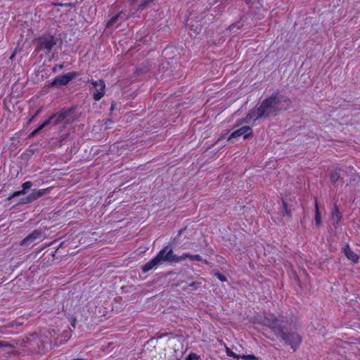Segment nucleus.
Segmentation results:
<instances>
[{"label":"nucleus","mask_w":360,"mask_h":360,"mask_svg":"<svg viewBox=\"0 0 360 360\" xmlns=\"http://www.w3.org/2000/svg\"><path fill=\"white\" fill-rule=\"evenodd\" d=\"M282 99L290 102L288 99L284 98L283 96L280 97L278 93H275L269 97L265 98L261 103L259 106L262 110V113L264 116V118L269 117L271 115H276L278 113L279 109L277 106L281 103Z\"/></svg>","instance_id":"obj_1"},{"label":"nucleus","mask_w":360,"mask_h":360,"mask_svg":"<svg viewBox=\"0 0 360 360\" xmlns=\"http://www.w3.org/2000/svg\"><path fill=\"white\" fill-rule=\"evenodd\" d=\"M72 114V110L63 109L60 112L52 115L51 120H53V125H57L63 122H64L65 124L72 123L75 120Z\"/></svg>","instance_id":"obj_2"},{"label":"nucleus","mask_w":360,"mask_h":360,"mask_svg":"<svg viewBox=\"0 0 360 360\" xmlns=\"http://www.w3.org/2000/svg\"><path fill=\"white\" fill-rule=\"evenodd\" d=\"M277 335L280 336L294 351L299 347L302 342V338L296 333H285L281 330L280 334Z\"/></svg>","instance_id":"obj_3"},{"label":"nucleus","mask_w":360,"mask_h":360,"mask_svg":"<svg viewBox=\"0 0 360 360\" xmlns=\"http://www.w3.org/2000/svg\"><path fill=\"white\" fill-rule=\"evenodd\" d=\"M57 39L53 36H44L39 40L37 50H46V53H49L53 48L56 45Z\"/></svg>","instance_id":"obj_4"},{"label":"nucleus","mask_w":360,"mask_h":360,"mask_svg":"<svg viewBox=\"0 0 360 360\" xmlns=\"http://www.w3.org/2000/svg\"><path fill=\"white\" fill-rule=\"evenodd\" d=\"M92 87L91 89H94V92L93 94V98L96 101H99L101 98L105 95V84L103 79H99L98 81H91L90 82Z\"/></svg>","instance_id":"obj_5"},{"label":"nucleus","mask_w":360,"mask_h":360,"mask_svg":"<svg viewBox=\"0 0 360 360\" xmlns=\"http://www.w3.org/2000/svg\"><path fill=\"white\" fill-rule=\"evenodd\" d=\"M76 76H77V73L75 72H69V73H67L65 75L58 76L49 84V86L53 87V86L66 85L72 79H74Z\"/></svg>","instance_id":"obj_6"},{"label":"nucleus","mask_w":360,"mask_h":360,"mask_svg":"<svg viewBox=\"0 0 360 360\" xmlns=\"http://www.w3.org/2000/svg\"><path fill=\"white\" fill-rule=\"evenodd\" d=\"M252 129L248 126H245L232 132L229 136L228 141L240 136H243L244 139H247L252 136Z\"/></svg>","instance_id":"obj_7"},{"label":"nucleus","mask_w":360,"mask_h":360,"mask_svg":"<svg viewBox=\"0 0 360 360\" xmlns=\"http://www.w3.org/2000/svg\"><path fill=\"white\" fill-rule=\"evenodd\" d=\"M263 323L265 326L271 328L274 331L275 334H280V332L282 329L278 324V319L275 317L274 315H269V317H266L264 319Z\"/></svg>","instance_id":"obj_8"},{"label":"nucleus","mask_w":360,"mask_h":360,"mask_svg":"<svg viewBox=\"0 0 360 360\" xmlns=\"http://www.w3.org/2000/svg\"><path fill=\"white\" fill-rule=\"evenodd\" d=\"M262 117H264V116L262 113L259 106L257 105L247 114L245 117V122H248L250 120L256 121L257 120Z\"/></svg>","instance_id":"obj_9"},{"label":"nucleus","mask_w":360,"mask_h":360,"mask_svg":"<svg viewBox=\"0 0 360 360\" xmlns=\"http://www.w3.org/2000/svg\"><path fill=\"white\" fill-rule=\"evenodd\" d=\"M43 236V233L40 230H34L30 235H28L26 238H25L21 242L20 245H26L32 243L34 240L37 239H40Z\"/></svg>","instance_id":"obj_10"},{"label":"nucleus","mask_w":360,"mask_h":360,"mask_svg":"<svg viewBox=\"0 0 360 360\" xmlns=\"http://www.w3.org/2000/svg\"><path fill=\"white\" fill-rule=\"evenodd\" d=\"M49 188H44V189H40L38 191H33L32 193H30L29 195H27L26 198L22 199V202H30L42 196L43 195L48 193Z\"/></svg>","instance_id":"obj_11"},{"label":"nucleus","mask_w":360,"mask_h":360,"mask_svg":"<svg viewBox=\"0 0 360 360\" xmlns=\"http://www.w3.org/2000/svg\"><path fill=\"white\" fill-rule=\"evenodd\" d=\"M343 252L347 258L352 261L353 263H358L359 259V256L353 252L350 248L349 244H346L343 248Z\"/></svg>","instance_id":"obj_12"},{"label":"nucleus","mask_w":360,"mask_h":360,"mask_svg":"<svg viewBox=\"0 0 360 360\" xmlns=\"http://www.w3.org/2000/svg\"><path fill=\"white\" fill-rule=\"evenodd\" d=\"M159 260L155 257L150 260L148 262H147L145 265H143L141 268L143 272L146 273L150 270H151L153 268H156L158 266H159Z\"/></svg>","instance_id":"obj_13"},{"label":"nucleus","mask_w":360,"mask_h":360,"mask_svg":"<svg viewBox=\"0 0 360 360\" xmlns=\"http://www.w3.org/2000/svg\"><path fill=\"white\" fill-rule=\"evenodd\" d=\"M164 248H167V251L165 252L166 259L168 260V262H179V256H176L174 254L173 250L169 248L168 246L165 247Z\"/></svg>","instance_id":"obj_14"},{"label":"nucleus","mask_w":360,"mask_h":360,"mask_svg":"<svg viewBox=\"0 0 360 360\" xmlns=\"http://www.w3.org/2000/svg\"><path fill=\"white\" fill-rule=\"evenodd\" d=\"M119 18L126 20L128 19V15L123 11H120L118 13H117L115 16L111 18V19L107 22L106 26L108 27H110L111 25L115 24L118 20Z\"/></svg>","instance_id":"obj_15"},{"label":"nucleus","mask_w":360,"mask_h":360,"mask_svg":"<svg viewBox=\"0 0 360 360\" xmlns=\"http://www.w3.org/2000/svg\"><path fill=\"white\" fill-rule=\"evenodd\" d=\"M32 184L31 181H26L22 184V190L14 192L11 196L8 198V200L11 199L12 198L19 196L20 195H23L25 193V190L29 189L32 187Z\"/></svg>","instance_id":"obj_16"},{"label":"nucleus","mask_w":360,"mask_h":360,"mask_svg":"<svg viewBox=\"0 0 360 360\" xmlns=\"http://www.w3.org/2000/svg\"><path fill=\"white\" fill-rule=\"evenodd\" d=\"M190 259L191 261H202V259L200 255H191L189 253H184L182 255L179 256V262L183 261L186 259Z\"/></svg>","instance_id":"obj_17"},{"label":"nucleus","mask_w":360,"mask_h":360,"mask_svg":"<svg viewBox=\"0 0 360 360\" xmlns=\"http://www.w3.org/2000/svg\"><path fill=\"white\" fill-rule=\"evenodd\" d=\"M342 219V214L339 212L338 207L336 205L334 206V209L332 212V220L334 223L338 224Z\"/></svg>","instance_id":"obj_18"},{"label":"nucleus","mask_w":360,"mask_h":360,"mask_svg":"<svg viewBox=\"0 0 360 360\" xmlns=\"http://www.w3.org/2000/svg\"><path fill=\"white\" fill-rule=\"evenodd\" d=\"M315 221H316V224L318 226H321V214H320L319 210L318 202H317L316 200L315 202Z\"/></svg>","instance_id":"obj_19"},{"label":"nucleus","mask_w":360,"mask_h":360,"mask_svg":"<svg viewBox=\"0 0 360 360\" xmlns=\"http://www.w3.org/2000/svg\"><path fill=\"white\" fill-rule=\"evenodd\" d=\"M167 251V248H163L161 250L159 253L155 257L159 260V264H160L162 262H168V260L166 259V255L165 252Z\"/></svg>","instance_id":"obj_20"},{"label":"nucleus","mask_w":360,"mask_h":360,"mask_svg":"<svg viewBox=\"0 0 360 360\" xmlns=\"http://www.w3.org/2000/svg\"><path fill=\"white\" fill-rule=\"evenodd\" d=\"M340 169H336L331 173L330 181L332 183H336L338 180L340 179Z\"/></svg>","instance_id":"obj_21"},{"label":"nucleus","mask_w":360,"mask_h":360,"mask_svg":"<svg viewBox=\"0 0 360 360\" xmlns=\"http://www.w3.org/2000/svg\"><path fill=\"white\" fill-rule=\"evenodd\" d=\"M226 354L229 356H232V357L236 358V359H240V355L235 354L229 347H226Z\"/></svg>","instance_id":"obj_22"},{"label":"nucleus","mask_w":360,"mask_h":360,"mask_svg":"<svg viewBox=\"0 0 360 360\" xmlns=\"http://www.w3.org/2000/svg\"><path fill=\"white\" fill-rule=\"evenodd\" d=\"M49 124H53V120H51V116L38 127V130H41L44 127L49 125Z\"/></svg>","instance_id":"obj_23"},{"label":"nucleus","mask_w":360,"mask_h":360,"mask_svg":"<svg viewBox=\"0 0 360 360\" xmlns=\"http://www.w3.org/2000/svg\"><path fill=\"white\" fill-rule=\"evenodd\" d=\"M202 281H197V282H193L189 284V286L195 288V289H197L198 288H200L202 285V282H205V280L204 279H202Z\"/></svg>","instance_id":"obj_24"},{"label":"nucleus","mask_w":360,"mask_h":360,"mask_svg":"<svg viewBox=\"0 0 360 360\" xmlns=\"http://www.w3.org/2000/svg\"><path fill=\"white\" fill-rule=\"evenodd\" d=\"M214 275L217 277V278L221 281V282H226L227 281L226 278L221 274L219 272H214Z\"/></svg>","instance_id":"obj_25"},{"label":"nucleus","mask_w":360,"mask_h":360,"mask_svg":"<svg viewBox=\"0 0 360 360\" xmlns=\"http://www.w3.org/2000/svg\"><path fill=\"white\" fill-rule=\"evenodd\" d=\"M55 257V252H52V253H45L43 255V261L46 260V259H48V260H49L51 259V257L53 258Z\"/></svg>","instance_id":"obj_26"},{"label":"nucleus","mask_w":360,"mask_h":360,"mask_svg":"<svg viewBox=\"0 0 360 360\" xmlns=\"http://www.w3.org/2000/svg\"><path fill=\"white\" fill-rule=\"evenodd\" d=\"M240 358L245 360H254L256 359V357L255 355H240Z\"/></svg>","instance_id":"obj_27"},{"label":"nucleus","mask_w":360,"mask_h":360,"mask_svg":"<svg viewBox=\"0 0 360 360\" xmlns=\"http://www.w3.org/2000/svg\"><path fill=\"white\" fill-rule=\"evenodd\" d=\"M193 359H198V356H197V354H195L194 353H191L186 359V360H193Z\"/></svg>","instance_id":"obj_28"},{"label":"nucleus","mask_w":360,"mask_h":360,"mask_svg":"<svg viewBox=\"0 0 360 360\" xmlns=\"http://www.w3.org/2000/svg\"><path fill=\"white\" fill-rule=\"evenodd\" d=\"M283 207H284V212H285V214H287V215H290V212L289 210H288L287 208V205L285 202H283Z\"/></svg>","instance_id":"obj_29"},{"label":"nucleus","mask_w":360,"mask_h":360,"mask_svg":"<svg viewBox=\"0 0 360 360\" xmlns=\"http://www.w3.org/2000/svg\"><path fill=\"white\" fill-rule=\"evenodd\" d=\"M4 347L13 348V347H15V345H13V344H10V343L4 342Z\"/></svg>","instance_id":"obj_30"},{"label":"nucleus","mask_w":360,"mask_h":360,"mask_svg":"<svg viewBox=\"0 0 360 360\" xmlns=\"http://www.w3.org/2000/svg\"><path fill=\"white\" fill-rule=\"evenodd\" d=\"M40 130H38V127L34 130L31 134H30V136H34L38 131H39Z\"/></svg>","instance_id":"obj_31"},{"label":"nucleus","mask_w":360,"mask_h":360,"mask_svg":"<svg viewBox=\"0 0 360 360\" xmlns=\"http://www.w3.org/2000/svg\"><path fill=\"white\" fill-rule=\"evenodd\" d=\"M75 323H76V319L75 318H72V320H71V324L73 326V328H75Z\"/></svg>","instance_id":"obj_32"},{"label":"nucleus","mask_w":360,"mask_h":360,"mask_svg":"<svg viewBox=\"0 0 360 360\" xmlns=\"http://www.w3.org/2000/svg\"><path fill=\"white\" fill-rule=\"evenodd\" d=\"M57 5H58V6H71L72 4H62V3H59V4H58Z\"/></svg>","instance_id":"obj_33"},{"label":"nucleus","mask_w":360,"mask_h":360,"mask_svg":"<svg viewBox=\"0 0 360 360\" xmlns=\"http://www.w3.org/2000/svg\"><path fill=\"white\" fill-rule=\"evenodd\" d=\"M203 262H204V263H205V264H209V265H210L211 266H212V263H210V262H209L207 260H204Z\"/></svg>","instance_id":"obj_34"},{"label":"nucleus","mask_w":360,"mask_h":360,"mask_svg":"<svg viewBox=\"0 0 360 360\" xmlns=\"http://www.w3.org/2000/svg\"><path fill=\"white\" fill-rule=\"evenodd\" d=\"M14 326V324L13 323H11V324L7 325L5 326L6 328H13Z\"/></svg>","instance_id":"obj_35"},{"label":"nucleus","mask_w":360,"mask_h":360,"mask_svg":"<svg viewBox=\"0 0 360 360\" xmlns=\"http://www.w3.org/2000/svg\"><path fill=\"white\" fill-rule=\"evenodd\" d=\"M4 342L0 341V347H4Z\"/></svg>","instance_id":"obj_36"},{"label":"nucleus","mask_w":360,"mask_h":360,"mask_svg":"<svg viewBox=\"0 0 360 360\" xmlns=\"http://www.w3.org/2000/svg\"><path fill=\"white\" fill-rule=\"evenodd\" d=\"M39 110H38V111L35 113V115H34V116H32V117H31V119H30V121L32 120H33V118L34 117V116H35V115H37V113H39Z\"/></svg>","instance_id":"obj_37"},{"label":"nucleus","mask_w":360,"mask_h":360,"mask_svg":"<svg viewBox=\"0 0 360 360\" xmlns=\"http://www.w3.org/2000/svg\"><path fill=\"white\" fill-rule=\"evenodd\" d=\"M63 68V65H59V68H60V69H62Z\"/></svg>","instance_id":"obj_38"},{"label":"nucleus","mask_w":360,"mask_h":360,"mask_svg":"<svg viewBox=\"0 0 360 360\" xmlns=\"http://www.w3.org/2000/svg\"><path fill=\"white\" fill-rule=\"evenodd\" d=\"M234 27H235V26H233V25L231 26V30H233Z\"/></svg>","instance_id":"obj_39"},{"label":"nucleus","mask_w":360,"mask_h":360,"mask_svg":"<svg viewBox=\"0 0 360 360\" xmlns=\"http://www.w3.org/2000/svg\"><path fill=\"white\" fill-rule=\"evenodd\" d=\"M182 231H183V229H181V230L179 231V234L182 233Z\"/></svg>","instance_id":"obj_40"},{"label":"nucleus","mask_w":360,"mask_h":360,"mask_svg":"<svg viewBox=\"0 0 360 360\" xmlns=\"http://www.w3.org/2000/svg\"><path fill=\"white\" fill-rule=\"evenodd\" d=\"M222 138H223V136H221L220 138H219L217 141H220V139Z\"/></svg>","instance_id":"obj_41"}]
</instances>
